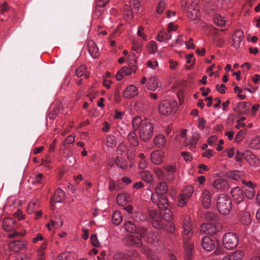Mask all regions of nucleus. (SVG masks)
<instances>
[{
    "mask_svg": "<svg viewBox=\"0 0 260 260\" xmlns=\"http://www.w3.org/2000/svg\"><path fill=\"white\" fill-rule=\"evenodd\" d=\"M125 228L128 232L133 234L129 237L132 245L140 247L142 245V238L148 242L151 243L152 241L151 239L152 233L143 226L136 225L132 221H127L125 223Z\"/></svg>",
    "mask_w": 260,
    "mask_h": 260,
    "instance_id": "obj_1",
    "label": "nucleus"
},
{
    "mask_svg": "<svg viewBox=\"0 0 260 260\" xmlns=\"http://www.w3.org/2000/svg\"><path fill=\"white\" fill-rule=\"evenodd\" d=\"M192 226L190 217L188 215L184 216L182 223V227L183 228L182 235L186 260L192 259L194 251L193 244L192 242H189V239L192 235L191 233Z\"/></svg>",
    "mask_w": 260,
    "mask_h": 260,
    "instance_id": "obj_2",
    "label": "nucleus"
},
{
    "mask_svg": "<svg viewBox=\"0 0 260 260\" xmlns=\"http://www.w3.org/2000/svg\"><path fill=\"white\" fill-rule=\"evenodd\" d=\"M164 210V211H161L159 213L153 210L148 211V215L152 219V225L156 229H164V220L171 221L173 218V215L169 208Z\"/></svg>",
    "mask_w": 260,
    "mask_h": 260,
    "instance_id": "obj_3",
    "label": "nucleus"
},
{
    "mask_svg": "<svg viewBox=\"0 0 260 260\" xmlns=\"http://www.w3.org/2000/svg\"><path fill=\"white\" fill-rule=\"evenodd\" d=\"M231 193L233 201L237 205V208L241 211L245 210L247 207V202L244 200L243 192L239 187H235L231 189Z\"/></svg>",
    "mask_w": 260,
    "mask_h": 260,
    "instance_id": "obj_4",
    "label": "nucleus"
},
{
    "mask_svg": "<svg viewBox=\"0 0 260 260\" xmlns=\"http://www.w3.org/2000/svg\"><path fill=\"white\" fill-rule=\"evenodd\" d=\"M232 201L230 197L220 194L217 199V208L218 211L223 215L229 213L231 209Z\"/></svg>",
    "mask_w": 260,
    "mask_h": 260,
    "instance_id": "obj_5",
    "label": "nucleus"
},
{
    "mask_svg": "<svg viewBox=\"0 0 260 260\" xmlns=\"http://www.w3.org/2000/svg\"><path fill=\"white\" fill-rule=\"evenodd\" d=\"M178 104L175 101H161L158 106V111L160 114L164 115H170L176 112L177 110Z\"/></svg>",
    "mask_w": 260,
    "mask_h": 260,
    "instance_id": "obj_6",
    "label": "nucleus"
},
{
    "mask_svg": "<svg viewBox=\"0 0 260 260\" xmlns=\"http://www.w3.org/2000/svg\"><path fill=\"white\" fill-rule=\"evenodd\" d=\"M153 134V125L152 123L144 120L139 129V137L144 142L149 140Z\"/></svg>",
    "mask_w": 260,
    "mask_h": 260,
    "instance_id": "obj_7",
    "label": "nucleus"
},
{
    "mask_svg": "<svg viewBox=\"0 0 260 260\" xmlns=\"http://www.w3.org/2000/svg\"><path fill=\"white\" fill-rule=\"evenodd\" d=\"M239 242L238 236L234 233H226L222 240V244L227 249H233L236 247Z\"/></svg>",
    "mask_w": 260,
    "mask_h": 260,
    "instance_id": "obj_8",
    "label": "nucleus"
},
{
    "mask_svg": "<svg viewBox=\"0 0 260 260\" xmlns=\"http://www.w3.org/2000/svg\"><path fill=\"white\" fill-rule=\"evenodd\" d=\"M193 192V190L191 186H188L184 189L177 197L178 206L181 207L185 206L192 196Z\"/></svg>",
    "mask_w": 260,
    "mask_h": 260,
    "instance_id": "obj_9",
    "label": "nucleus"
},
{
    "mask_svg": "<svg viewBox=\"0 0 260 260\" xmlns=\"http://www.w3.org/2000/svg\"><path fill=\"white\" fill-rule=\"evenodd\" d=\"M220 230V225L218 223H203L201 225L200 231L202 233L213 235L216 234Z\"/></svg>",
    "mask_w": 260,
    "mask_h": 260,
    "instance_id": "obj_10",
    "label": "nucleus"
},
{
    "mask_svg": "<svg viewBox=\"0 0 260 260\" xmlns=\"http://www.w3.org/2000/svg\"><path fill=\"white\" fill-rule=\"evenodd\" d=\"M151 200L153 203H156L158 207L161 210L168 208L170 206L168 200L166 196L152 194Z\"/></svg>",
    "mask_w": 260,
    "mask_h": 260,
    "instance_id": "obj_11",
    "label": "nucleus"
},
{
    "mask_svg": "<svg viewBox=\"0 0 260 260\" xmlns=\"http://www.w3.org/2000/svg\"><path fill=\"white\" fill-rule=\"evenodd\" d=\"M202 205L204 208L208 209L210 207L212 199V194L208 189L203 191L201 194Z\"/></svg>",
    "mask_w": 260,
    "mask_h": 260,
    "instance_id": "obj_12",
    "label": "nucleus"
},
{
    "mask_svg": "<svg viewBox=\"0 0 260 260\" xmlns=\"http://www.w3.org/2000/svg\"><path fill=\"white\" fill-rule=\"evenodd\" d=\"M201 245L206 251L213 250L215 247V242L209 237L205 236L201 240Z\"/></svg>",
    "mask_w": 260,
    "mask_h": 260,
    "instance_id": "obj_13",
    "label": "nucleus"
},
{
    "mask_svg": "<svg viewBox=\"0 0 260 260\" xmlns=\"http://www.w3.org/2000/svg\"><path fill=\"white\" fill-rule=\"evenodd\" d=\"M213 185L216 189L223 191L227 190L230 188V184L228 181L221 178L215 179L213 182Z\"/></svg>",
    "mask_w": 260,
    "mask_h": 260,
    "instance_id": "obj_14",
    "label": "nucleus"
},
{
    "mask_svg": "<svg viewBox=\"0 0 260 260\" xmlns=\"http://www.w3.org/2000/svg\"><path fill=\"white\" fill-rule=\"evenodd\" d=\"M199 138V134L198 133H194L190 139H187L184 141V144L185 146L188 147L190 149H193L196 148Z\"/></svg>",
    "mask_w": 260,
    "mask_h": 260,
    "instance_id": "obj_15",
    "label": "nucleus"
},
{
    "mask_svg": "<svg viewBox=\"0 0 260 260\" xmlns=\"http://www.w3.org/2000/svg\"><path fill=\"white\" fill-rule=\"evenodd\" d=\"M88 51L93 58H96L99 55V50L95 43L92 40L88 41L87 44Z\"/></svg>",
    "mask_w": 260,
    "mask_h": 260,
    "instance_id": "obj_16",
    "label": "nucleus"
},
{
    "mask_svg": "<svg viewBox=\"0 0 260 260\" xmlns=\"http://www.w3.org/2000/svg\"><path fill=\"white\" fill-rule=\"evenodd\" d=\"M137 94V88L133 85H130L127 87L123 92V96L126 99H131L134 98Z\"/></svg>",
    "mask_w": 260,
    "mask_h": 260,
    "instance_id": "obj_17",
    "label": "nucleus"
},
{
    "mask_svg": "<svg viewBox=\"0 0 260 260\" xmlns=\"http://www.w3.org/2000/svg\"><path fill=\"white\" fill-rule=\"evenodd\" d=\"M244 255L242 250L236 251L230 254L224 256L222 260H241Z\"/></svg>",
    "mask_w": 260,
    "mask_h": 260,
    "instance_id": "obj_18",
    "label": "nucleus"
},
{
    "mask_svg": "<svg viewBox=\"0 0 260 260\" xmlns=\"http://www.w3.org/2000/svg\"><path fill=\"white\" fill-rule=\"evenodd\" d=\"M168 190V186L166 182H161L159 183L156 186L155 191L152 194H157L160 196H165Z\"/></svg>",
    "mask_w": 260,
    "mask_h": 260,
    "instance_id": "obj_19",
    "label": "nucleus"
},
{
    "mask_svg": "<svg viewBox=\"0 0 260 260\" xmlns=\"http://www.w3.org/2000/svg\"><path fill=\"white\" fill-rule=\"evenodd\" d=\"M162 153L158 150L152 152L151 154V161L155 165H159L162 162Z\"/></svg>",
    "mask_w": 260,
    "mask_h": 260,
    "instance_id": "obj_20",
    "label": "nucleus"
},
{
    "mask_svg": "<svg viewBox=\"0 0 260 260\" xmlns=\"http://www.w3.org/2000/svg\"><path fill=\"white\" fill-rule=\"evenodd\" d=\"M116 200L118 205L124 206L129 202L130 198L127 194L120 193L117 195Z\"/></svg>",
    "mask_w": 260,
    "mask_h": 260,
    "instance_id": "obj_21",
    "label": "nucleus"
},
{
    "mask_svg": "<svg viewBox=\"0 0 260 260\" xmlns=\"http://www.w3.org/2000/svg\"><path fill=\"white\" fill-rule=\"evenodd\" d=\"M146 85L147 89L152 91L155 90L158 86L156 78L153 76L149 78Z\"/></svg>",
    "mask_w": 260,
    "mask_h": 260,
    "instance_id": "obj_22",
    "label": "nucleus"
},
{
    "mask_svg": "<svg viewBox=\"0 0 260 260\" xmlns=\"http://www.w3.org/2000/svg\"><path fill=\"white\" fill-rule=\"evenodd\" d=\"M64 195V191L58 188L55 191L54 195L51 199V201L54 203H59L63 198Z\"/></svg>",
    "mask_w": 260,
    "mask_h": 260,
    "instance_id": "obj_23",
    "label": "nucleus"
},
{
    "mask_svg": "<svg viewBox=\"0 0 260 260\" xmlns=\"http://www.w3.org/2000/svg\"><path fill=\"white\" fill-rule=\"evenodd\" d=\"M243 32L242 30L239 29L236 31L234 34V43L236 44L235 47L236 48L240 46V43L241 42L243 38Z\"/></svg>",
    "mask_w": 260,
    "mask_h": 260,
    "instance_id": "obj_24",
    "label": "nucleus"
},
{
    "mask_svg": "<svg viewBox=\"0 0 260 260\" xmlns=\"http://www.w3.org/2000/svg\"><path fill=\"white\" fill-rule=\"evenodd\" d=\"M154 145L158 148L164 147L166 144V139L162 135L156 136L153 140Z\"/></svg>",
    "mask_w": 260,
    "mask_h": 260,
    "instance_id": "obj_25",
    "label": "nucleus"
},
{
    "mask_svg": "<svg viewBox=\"0 0 260 260\" xmlns=\"http://www.w3.org/2000/svg\"><path fill=\"white\" fill-rule=\"evenodd\" d=\"M127 140L131 145L133 146H137L139 145V140L136 133L131 132L127 136Z\"/></svg>",
    "mask_w": 260,
    "mask_h": 260,
    "instance_id": "obj_26",
    "label": "nucleus"
},
{
    "mask_svg": "<svg viewBox=\"0 0 260 260\" xmlns=\"http://www.w3.org/2000/svg\"><path fill=\"white\" fill-rule=\"evenodd\" d=\"M140 174L142 179L146 182L150 183L153 181V175L149 171L147 170L142 171Z\"/></svg>",
    "mask_w": 260,
    "mask_h": 260,
    "instance_id": "obj_27",
    "label": "nucleus"
},
{
    "mask_svg": "<svg viewBox=\"0 0 260 260\" xmlns=\"http://www.w3.org/2000/svg\"><path fill=\"white\" fill-rule=\"evenodd\" d=\"M15 223V221L12 218H7L3 221V229L6 231L9 232L13 228V224Z\"/></svg>",
    "mask_w": 260,
    "mask_h": 260,
    "instance_id": "obj_28",
    "label": "nucleus"
},
{
    "mask_svg": "<svg viewBox=\"0 0 260 260\" xmlns=\"http://www.w3.org/2000/svg\"><path fill=\"white\" fill-rule=\"evenodd\" d=\"M247 110V103L240 102L234 108V111L240 114H244Z\"/></svg>",
    "mask_w": 260,
    "mask_h": 260,
    "instance_id": "obj_29",
    "label": "nucleus"
},
{
    "mask_svg": "<svg viewBox=\"0 0 260 260\" xmlns=\"http://www.w3.org/2000/svg\"><path fill=\"white\" fill-rule=\"evenodd\" d=\"M200 13L198 9H192L191 8H188L187 12L188 17L191 20H197L199 18Z\"/></svg>",
    "mask_w": 260,
    "mask_h": 260,
    "instance_id": "obj_30",
    "label": "nucleus"
},
{
    "mask_svg": "<svg viewBox=\"0 0 260 260\" xmlns=\"http://www.w3.org/2000/svg\"><path fill=\"white\" fill-rule=\"evenodd\" d=\"M76 74L78 77L84 76V78H88L89 76V74L87 72L86 67L85 65H82L79 69H77Z\"/></svg>",
    "mask_w": 260,
    "mask_h": 260,
    "instance_id": "obj_31",
    "label": "nucleus"
},
{
    "mask_svg": "<svg viewBox=\"0 0 260 260\" xmlns=\"http://www.w3.org/2000/svg\"><path fill=\"white\" fill-rule=\"evenodd\" d=\"M141 117L136 116L135 117L132 121L133 127L135 131L138 129V128L142 125L143 121Z\"/></svg>",
    "mask_w": 260,
    "mask_h": 260,
    "instance_id": "obj_32",
    "label": "nucleus"
},
{
    "mask_svg": "<svg viewBox=\"0 0 260 260\" xmlns=\"http://www.w3.org/2000/svg\"><path fill=\"white\" fill-rule=\"evenodd\" d=\"M47 243L44 242L38 250V260H45L44 250L46 248Z\"/></svg>",
    "mask_w": 260,
    "mask_h": 260,
    "instance_id": "obj_33",
    "label": "nucleus"
},
{
    "mask_svg": "<svg viewBox=\"0 0 260 260\" xmlns=\"http://www.w3.org/2000/svg\"><path fill=\"white\" fill-rule=\"evenodd\" d=\"M249 147L254 149H259L260 136L253 138L249 144Z\"/></svg>",
    "mask_w": 260,
    "mask_h": 260,
    "instance_id": "obj_34",
    "label": "nucleus"
},
{
    "mask_svg": "<svg viewBox=\"0 0 260 260\" xmlns=\"http://www.w3.org/2000/svg\"><path fill=\"white\" fill-rule=\"evenodd\" d=\"M206 220L210 221L211 223H217L218 221V216L213 213L208 212L205 215Z\"/></svg>",
    "mask_w": 260,
    "mask_h": 260,
    "instance_id": "obj_35",
    "label": "nucleus"
},
{
    "mask_svg": "<svg viewBox=\"0 0 260 260\" xmlns=\"http://www.w3.org/2000/svg\"><path fill=\"white\" fill-rule=\"evenodd\" d=\"M112 220L113 223L116 225H119L122 220V217L121 214L118 211H115L113 213Z\"/></svg>",
    "mask_w": 260,
    "mask_h": 260,
    "instance_id": "obj_36",
    "label": "nucleus"
},
{
    "mask_svg": "<svg viewBox=\"0 0 260 260\" xmlns=\"http://www.w3.org/2000/svg\"><path fill=\"white\" fill-rule=\"evenodd\" d=\"M106 145L109 147H113L116 145V140L113 136H107L105 141Z\"/></svg>",
    "mask_w": 260,
    "mask_h": 260,
    "instance_id": "obj_37",
    "label": "nucleus"
},
{
    "mask_svg": "<svg viewBox=\"0 0 260 260\" xmlns=\"http://www.w3.org/2000/svg\"><path fill=\"white\" fill-rule=\"evenodd\" d=\"M115 163L116 165L121 169H125L127 167L126 160L121 157H116Z\"/></svg>",
    "mask_w": 260,
    "mask_h": 260,
    "instance_id": "obj_38",
    "label": "nucleus"
},
{
    "mask_svg": "<svg viewBox=\"0 0 260 260\" xmlns=\"http://www.w3.org/2000/svg\"><path fill=\"white\" fill-rule=\"evenodd\" d=\"M62 225H63V221L61 219H59L58 222L57 221H54L53 220H51L50 221V223H48L47 224L46 226H47L48 229L49 231H50L51 230L50 225H52L54 228H59V227L61 226Z\"/></svg>",
    "mask_w": 260,
    "mask_h": 260,
    "instance_id": "obj_39",
    "label": "nucleus"
},
{
    "mask_svg": "<svg viewBox=\"0 0 260 260\" xmlns=\"http://www.w3.org/2000/svg\"><path fill=\"white\" fill-rule=\"evenodd\" d=\"M147 49L149 52L154 54L156 52L157 50V45L155 42L153 41H150L147 46Z\"/></svg>",
    "mask_w": 260,
    "mask_h": 260,
    "instance_id": "obj_40",
    "label": "nucleus"
},
{
    "mask_svg": "<svg viewBox=\"0 0 260 260\" xmlns=\"http://www.w3.org/2000/svg\"><path fill=\"white\" fill-rule=\"evenodd\" d=\"M241 221L245 225H249L251 222L250 215L247 213H244L241 218Z\"/></svg>",
    "mask_w": 260,
    "mask_h": 260,
    "instance_id": "obj_41",
    "label": "nucleus"
},
{
    "mask_svg": "<svg viewBox=\"0 0 260 260\" xmlns=\"http://www.w3.org/2000/svg\"><path fill=\"white\" fill-rule=\"evenodd\" d=\"M244 193L247 199L251 200L253 198L255 195L254 188H246L244 190Z\"/></svg>",
    "mask_w": 260,
    "mask_h": 260,
    "instance_id": "obj_42",
    "label": "nucleus"
},
{
    "mask_svg": "<svg viewBox=\"0 0 260 260\" xmlns=\"http://www.w3.org/2000/svg\"><path fill=\"white\" fill-rule=\"evenodd\" d=\"M246 131L245 129L240 131L235 137V141L238 143L241 142L244 138V136L246 135Z\"/></svg>",
    "mask_w": 260,
    "mask_h": 260,
    "instance_id": "obj_43",
    "label": "nucleus"
},
{
    "mask_svg": "<svg viewBox=\"0 0 260 260\" xmlns=\"http://www.w3.org/2000/svg\"><path fill=\"white\" fill-rule=\"evenodd\" d=\"M226 175L230 178L235 180H238L240 178V176L238 174V172L237 171H231L226 173Z\"/></svg>",
    "mask_w": 260,
    "mask_h": 260,
    "instance_id": "obj_44",
    "label": "nucleus"
},
{
    "mask_svg": "<svg viewBox=\"0 0 260 260\" xmlns=\"http://www.w3.org/2000/svg\"><path fill=\"white\" fill-rule=\"evenodd\" d=\"M11 244L13 245L18 250L22 249L26 245L24 242L20 240L14 241L11 242Z\"/></svg>",
    "mask_w": 260,
    "mask_h": 260,
    "instance_id": "obj_45",
    "label": "nucleus"
},
{
    "mask_svg": "<svg viewBox=\"0 0 260 260\" xmlns=\"http://www.w3.org/2000/svg\"><path fill=\"white\" fill-rule=\"evenodd\" d=\"M214 21L217 25L220 26H223L225 24V20L220 16H215Z\"/></svg>",
    "mask_w": 260,
    "mask_h": 260,
    "instance_id": "obj_46",
    "label": "nucleus"
},
{
    "mask_svg": "<svg viewBox=\"0 0 260 260\" xmlns=\"http://www.w3.org/2000/svg\"><path fill=\"white\" fill-rule=\"evenodd\" d=\"M127 255L128 258H130L131 260H139V253L135 250L129 251Z\"/></svg>",
    "mask_w": 260,
    "mask_h": 260,
    "instance_id": "obj_47",
    "label": "nucleus"
},
{
    "mask_svg": "<svg viewBox=\"0 0 260 260\" xmlns=\"http://www.w3.org/2000/svg\"><path fill=\"white\" fill-rule=\"evenodd\" d=\"M124 14L127 17L128 19H131L133 17V14L131 10V8L127 5L124 6Z\"/></svg>",
    "mask_w": 260,
    "mask_h": 260,
    "instance_id": "obj_48",
    "label": "nucleus"
},
{
    "mask_svg": "<svg viewBox=\"0 0 260 260\" xmlns=\"http://www.w3.org/2000/svg\"><path fill=\"white\" fill-rule=\"evenodd\" d=\"M219 36H220V34L218 32L215 33L214 40H215V41L216 42L217 45L218 46L221 47L224 43V40L223 39L219 38Z\"/></svg>",
    "mask_w": 260,
    "mask_h": 260,
    "instance_id": "obj_49",
    "label": "nucleus"
},
{
    "mask_svg": "<svg viewBox=\"0 0 260 260\" xmlns=\"http://www.w3.org/2000/svg\"><path fill=\"white\" fill-rule=\"evenodd\" d=\"M113 258L114 260H128L127 255L122 253H116Z\"/></svg>",
    "mask_w": 260,
    "mask_h": 260,
    "instance_id": "obj_50",
    "label": "nucleus"
},
{
    "mask_svg": "<svg viewBox=\"0 0 260 260\" xmlns=\"http://www.w3.org/2000/svg\"><path fill=\"white\" fill-rule=\"evenodd\" d=\"M164 169L170 175H172L176 171V168L174 166H167Z\"/></svg>",
    "mask_w": 260,
    "mask_h": 260,
    "instance_id": "obj_51",
    "label": "nucleus"
},
{
    "mask_svg": "<svg viewBox=\"0 0 260 260\" xmlns=\"http://www.w3.org/2000/svg\"><path fill=\"white\" fill-rule=\"evenodd\" d=\"M154 172L159 179H162L164 178L165 176V174L163 171L160 169L158 168H154Z\"/></svg>",
    "mask_w": 260,
    "mask_h": 260,
    "instance_id": "obj_52",
    "label": "nucleus"
},
{
    "mask_svg": "<svg viewBox=\"0 0 260 260\" xmlns=\"http://www.w3.org/2000/svg\"><path fill=\"white\" fill-rule=\"evenodd\" d=\"M166 3L164 1H161L158 5L156 12L158 14H161L165 8Z\"/></svg>",
    "mask_w": 260,
    "mask_h": 260,
    "instance_id": "obj_53",
    "label": "nucleus"
},
{
    "mask_svg": "<svg viewBox=\"0 0 260 260\" xmlns=\"http://www.w3.org/2000/svg\"><path fill=\"white\" fill-rule=\"evenodd\" d=\"M37 204V202L29 203L27 206V212L31 214L33 212L34 210H35Z\"/></svg>",
    "mask_w": 260,
    "mask_h": 260,
    "instance_id": "obj_54",
    "label": "nucleus"
},
{
    "mask_svg": "<svg viewBox=\"0 0 260 260\" xmlns=\"http://www.w3.org/2000/svg\"><path fill=\"white\" fill-rule=\"evenodd\" d=\"M69 253H62L57 257L56 260H71Z\"/></svg>",
    "mask_w": 260,
    "mask_h": 260,
    "instance_id": "obj_55",
    "label": "nucleus"
},
{
    "mask_svg": "<svg viewBox=\"0 0 260 260\" xmlns=\"http://www.w3.org/2000/svg\"><path fill=\"white\" fill-rule=\"evenodd\" d=\"M90 240L92 245L94 247H99L100 243L95 235H92L90 237Z\"/></svg>",
    "mask_w": 260,
    "mask_h": 260,
    "instance_id": "obj_56",
    "label": "nucleus"
},
{
    "mask_svg": "<svg viewBox=\"0 0 260 260\" xmlns=\"http://www.w3.org/2000/svg\"><path fill=\"white\" fill-rule=\"evenodd\" d=\"M131 5L133 6L135 10L138 11L141 6L138 0H132L131 2Z\"/></svg>",
    "mask_w": 260,
    "mask_h": 260,
    "instance_id": "obj_57",
    "label": "nucleus"
},
{
    "mask_svg": "<svg viewBox=\"0 0 260 260\" xmlns=\"http://www.w3.org/2000/svg\"><path fill=\"white\" fill-rule=\"evenodd\" d=\"M143 29L144 28L143 26H139L137 31V35L139 37L142 38L143 40H146L147 39V36L143 32Z\"/></svg>",
    "mask_w": 260,
    "mask_h": 260,
    "instance_id": "obj_58",
    "label": "nucleus"
},
{
    "mask_svg": "<svg viewBox=\"0 0 260 260\" xmlns=\"http://www.w3.org/2000/svg\"><path fill=\"white\" fill-rule=\"evenodd\" d=\"M242 184L245 185L248 188H254L255 185L250 181H247L246 180H242Z\"/></svg>",
    "mask_w": 260,
    "mask_h": 260,
    "instance_id": "obj_59",
    "label": "nucleus"
},
{
    "mask_svg": "<svg viewBox=\"0 0 260 260\" xmlns=\"http://www.w3.org/2000/svg\"><path fill=\"white\" fill-rule=\"evenodd\" d=\"M133 69H129L126 67H124L121 69V72L124 76L126 75H130L132 74Z\"/></svg>",
    "mask_w": 260,
    "mask_h": 260,
    "instance_id": "obj_60",
    "label": "nucleus"
},
{
    "mask_svg": "<svg viewBox=\"0 0 260 260\" xmlns=\"http://www.w3.org/2000/svg\"><path fill=\"white\" fill-rule=\"evenodd\" d=\"M43 175L42 174H38L36 176L35 180L32 182V183L34 184H41V179L43 178Z\"/></svg>",
    "mask_w": 260,
    "mask_h": 260,
    "instance_id": "obj_61",
    "label": "nucleus"
},
{
    "mask_svg": "<svg viewBox=\"0 0 260 260\" xmlns=\"http://www.w3.org/2000/svg\"><path fill=\"white\" fill-rule=\"evenodd\" d=\"M216 90L219 91L220 93L223 94L225 93L224 89H226V86L224 84L217 85L216 86Z\"/></svg>",
    "mask_w": 260,
    "mask_h": 260,
    "instance_id": "obj_62",
    "label": "nucleus"
},
{
    "mask_svg": "<svg viewBox=\"0 0 260 260\" xmlns=\"http://www.w3.org/2000/svg\"><path fill=\"white\" fill-rule=\"evenodd\" d=\"M178 28L177 25H174V24L172 22L169 23L168 24V26L167 28V31L169 32H171L172 31L176 30Z\"/></svg>",
    "mask_w": 260,
    "mask_h": 260,
    "instance_id": "obj_63",
    "label": "nucleus"
},
{
    "mask_svg": "<svg viewBox=\"0 0 260 260\" xmlns=\"http://www.w3.org/2000/svg\"><path fill=\"white\" fill-rule=\"evenodd\" d=\"M192 39L190 38L188 41L185 42V45H186L187 48L188 49H194L195 47V45L192 42Z\"/></svg>",
    "mask_w": 260,
    "mask_h": 260,
    "instance_id": "obj_64",
    "label": "nucleus"
}]
</instances>
